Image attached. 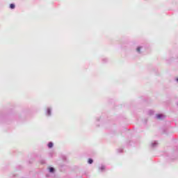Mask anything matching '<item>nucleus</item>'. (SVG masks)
Here are the masks:
<instances>
[{
    "instance_id": "obj_1",
    "label": "nucleus",
    "mask_w": 178,
    "mask_h": 178,
    "mask_svg": "<svg viewBox=\"0 0 178 178\" xmlns=\"http://www.w3.org/2000/svg\"><path fill=\"white\" fill-rule=\"evenodd\" d=\"M156 118L157 119H162V118H165V116L162 114H157Z\"/></svg>"
},
{
    "instance_id": "obj_2",
    "label": "nucleus",
    "mask_w": 178,
    "mask_h": 178,
    "mask_svg": "<svg viewBox=\"0 0 178 178\" xmlns=\"http://www.w3.org/2000/svg\"><path fill=\"white\" fill-rule=\"evenodd\" d=\"M48 147L49 148H52V147H54V143H52V142L49 143Z\"/></svg>"
},
{
    "instance_id": "obj_3",
    "label": "nucleus",
    "mask_w": 178,
    "mask_h": 178,
    "mask_svg": "<svg viewBox=\"0 0 178 178\" xmlns=\"http://www.w3.org/2000/svg\"><path fill=\"white\" fill-rule=\"evenodd\" d=\"M10 9H15V4H10Z\"/></svg>"
},
{
    "instance_id": "obj_4",
    "label": "nucleus",
    "mask_w": 178,
    "mask_h": 178,
    "mask_svg": "<svg viewBox=\"0 0 178 178\" xmlns=\"http://www.w3.org/2000/svg\"><path fill=\"white\" fill-rule=\"evenodd\" d=\"M92 162H93L92 159H88V163H90V165H91V163H92Z\"/></svg>"
},
{
    "instance_id": "obj_5",
    "label": "nucleus",
    "mask_w": 178,
    "mask_h": 178,
    "mask_svg": "<svg viewBox=\"0 0 178 178\" xmlns=\"http://www.w3.org/2000/svg\"><path fill=\"white\" fill-rule=\"evenodd\" d=\"M49 172H54V168H49Z\"/></svg>"
},
{
    "instance_id": "obj_6",
    "label": "nucleus",
    "mask_w": 178,
    "mask_h": 178,
    "mask_svg": "<svg viewBox=\"0 0 178 178\" xmlns=\"http://www.w3.org/2000/svg\"><path fill=\"white\" fill-rule=\"evenodd\" d=\"M140 51H141V48H140V47H138V48H137V51H138V52H140Z\"/></svg>"
}]
</instances>
